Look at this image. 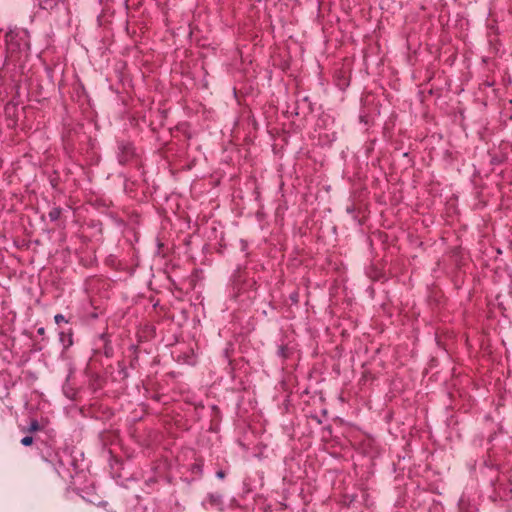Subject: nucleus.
<instances>
[{"mask_svg":"<svg viewBox=\"0 0 512 512\" xmlns=\"http://www.w3.org/2000/svg\"><path fill=\"white\" fill-rule=\"evenodd\" d=\"M59 216H60V210H59V209H57V208H55V209H53V210H51V211L49 212V217H50V219H51L52 221L57 220V219L59 218Z\"/></svg>","mask_w":512,"mask_h":512,"instance_id":"nucleus-1","label":"nucleus"},{"mask_svg":"<svg viewBox=\"0 0 512 512\" xmlns=\"http://www.w3.org/2000/svg\"><path fill=\"white\" fill-rule=\"evenodd\" d=\"M55 322H56L57 324H59V323H61V322H66V320H65V317H64L63 315H61V314H57V315L55 316Z\"/></svg>","mask_w":512,"mask_h":512,"instance_id":"nucleus-4","label":"nucleus"},{"mask_svg":"<svg viewBox=\"0 0 512 512\" xmlns=\"http://www.w3.org/2000/svg\"><path fill=\"white\" fill-rule=\"evenodd\" d=\"M217 476L219 478H223L224 477V473L222 471H220V472L217 473Z\"/></svg>","mask_w":512,"mask_h":512,"instance_id":"nucleus-5","label":"nucleus"},{"mask_svg":"<svg viewBox=\"0 0 512 512\" xmlns=\"http://www.w3.org/2000/svg\"><path fill=\"white\" fill-rule=\"evenodd\" d=\"M39 424L37 421H32L29 427V431H37L39 430Z\"/></svg>","mask_w":512,"mask_h":512,"instance_id":"nucleus-3","label":"nucleus"},{"mask_svg":"<svg viewBox=\"0 0 512 512\" xmlns=\"http://www.w3.org/2000/svg\"><path fill=\"white\" fill-rule=\"evenodd\" d=\"M32 442H33V438H32V437H30V436H26V437L22 438V440H21V443H22L24 446H29V445H31V444H32Z\"/></svg>","mask_w":512,"mask_h":512,"instance_id":"nucleus-2","label":"nucleus"}]
</instances>
